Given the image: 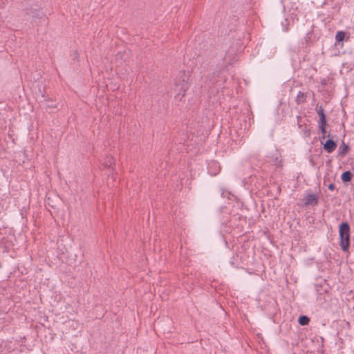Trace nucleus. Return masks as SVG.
I'll return each instance as SVG.
<instances>
[{
	"instance_id": "17",
	"label": "nucleus",
	"mask_w": 354,
	"mask_h": 354,
	"mask_svg": "<svg viewBox=\"0 0 354 354\" xmlns=\"http://www.w3.org/2000/svg\"><path fill=\"white\" fill-rule=\"evenodd\" d=\"M287 30H288V28L286 27L284 28V31H287Z\"/></svg>"
},
{
	"instance_id": "11",
	"label": "nucleus",
	"mask_w": 354,
	"mask_h": 354,
	"mask_svg": "<svg viewBox=\"0 0 354 354\" xmlns=\"http://www.w3.org/2000/svg\"><path fill=\"white\" fill-rule=\"evenodd\" d=\"M348 145H346L344 142H342L339 147L338 152L339 155L344 156L348 152Z\"/></svg>"
},
{
	"instance_id": "8",
	"label": "nucleus",
	"mask_w": 354,
	"mask_h": 354,
	"mask_svg": "<svg viewBox=\"0 0 354 354\" xmlns=\"http://www.w3.org/2000/svg\"><path fill=\"white\" fill-rule=\"evenodd\" d=\"M326 124H327L326 121H325L324 122H319V128L321 132L323 134V136L320 138L321 140L326 138Z\"/></svg>"
},
{
	"instance_id": "16",
	"label": "nucleus",
	"mask_w": 354,
	"mask_h": 354,
	"mask_svg": "<svg viewBox=\"0 0 354 354\" xmlns=\"http://www.w3.org/2000/svg\"><path fill=\"white\" fill-rule=\"evenodd\" d=\"M212 166H217V164H216V162H212Z\"/></svg>"
},
{
	"instance_id": "14",
	"label": "nucleus",
	"mask_w": 354,
	"mask_h": 354,
	"mask_svg": "<svg viewBox=\"0 0 354 354\" xmlns=\"http://www.w3.org/2000/svg\"><path fill=\"white\" fill-rule=\"evenodd\" d=\"M328 188L330 190H332V191L334 190L335 189V185H334V183L329 184L328 186Z\"/></svg>"
},
{
	"instance_id": "10",
	"label": "nucleus",
	"mask_w": 354,
	"mask_h": 354,
	"mask_svg": "<svg viewBox=\"0 0 354 354\" xmlns=\"http://www.w3.org/2000/svg\"><path fill=\"white\" fill-rule=\"evenodd\" d=\"M345 35H346L345 32L343 31H338L336 33V35H335L336 44L339 45V43L342 42L344 39Z\"/></svg>"
},
{
	"instance_id": "1",
	"label": "nucleus",
	"mask_w": 354,
	"mask_h": 354,
	"mask_svg": "<svg viewBox=\"0 0 354 354\" xmlns=\"http://www.w3.org/2000/svg\"><path fill=\"white\" fill-rule=\"evenodd\" d=\"M339 245L343 252H348L350 246V226L346 222L339 227Z\"/></svg>"
},
{
	"instance_id": "6",
	"label": "nucleus",
	"mask_w": 354,
	"mask_h": 354,
	"mask_svg": "<svg viewBox=\"0 0 354 354\" xmlns=\"http://www.w3.org/2000/svg\"><path fill=\"white\" fill-rule=\"evenodd\" d=\"M316 111L319 117V122H325L326 121V115L324 113V111L322 106H317Z\"/></svg>"
},
{
	"instance_id": "9",
	"label": "nucleus",
	"mask_w": 354,
	"mask_h": 354,
	"mask_svg": "<svg viewBox=\"0 0 354 354\" xmlns=\"http://www.w3.org/2000/svg\"><path fill=\"white\" fill-rule=\"evenodd\" d=\"M352 174L350 171H346L342 173L341 179L344 183L349 182L352 178Z\"/></svg>"
},
{
	"instance_id": "7",
	"label": "nucleus",
	"mask_w": 354,
	"mask_h": 354,
	"mask_svg": "<svg viewBox=\"0 0 354 354\" xmlns=\"http://www.w3.org/2000/svg\"><path fill=\"white\" fill-rule=\"evenodd\" d=\"M306 95L304 92L299 91L296 96V99H295L297 104H300L306 101Z\"/></svg>"
},
{
	"instance_id": "5",
	"label": "nucleus",
	"mask_w": 354,
	"mask_h": 354,
	"mask_svg": "<svg viewBox=\"0 0 354 354\" xmlns=\"http://www.w3.org/2000/svg\"><path fill=\"white\" fill-rule=\"evenodd\" d=\"M281 160L277 154H273L272 156L268 157V162L276 166H281Z\"/></svg>"
},
{
	"instance_id": "15",
	"label": "nucleus",
	"mask_w": 354,
	"mask_h": 354,
	"mask_svg": "<svg viewBox=\"0 0 354 354\" xmlns=\"http://www.w3.org/2000/svg\"><path fill=\"white\" fill-rule=\"evenodd\" d=\"M284 23L286 24V25H287L288 24V20L287 19L284 20V22L282 23L283 26H284Z\"/></svg>"
},
{
	"instance_id": "3",
	"label": "nucleus",
	"mask_w": 354,
	"mask_h": 354,
	"mask_svg": "<svg viewBox=\"0 0 354 354\" xmlns=\"http://www.w3.org/2000/svg\"><path fill=\"white\" fill-rule=\"evenodd\" d=\"M318 203V198L315 194H309L305 197V205H315Z\"/></svg>"
},
{
	"instance_id": "4",
	"label": "nucleus",
	"mask_w": 354,
	"mask_h": 354,
	"mask_svg": "<svg viewBox=\"0 0 354 354\" xmlns=\"http://www.w3.org/2000/svg\"><path fill=\"white\" fill-rule=\"evenodd\" d=\"M337 147V144L331 139H328L324 144V149L328 153H332Z\"/></svg>"
},
{
	"instance_id": "12",
	"label": "nucleus",
	"mask_w": 354,
	"mask_h": 354,
	"mask_svg": "<svg viewBox=\"0 0 354 354\" xmlns=\"http://www.w3.org/2000/svg\"><path fill=\"white\" fill-rule=\"evenodd\" d=\"M298 322L300 325L306 326L308 324L310 319L307 316L301 315L299 317Z\"/></svg>"
},
{
	"instance_id": "13",
	"label": "nucleus",
	"mask_w": 354,
	"mask_h": 354,
	"mask_svg": "<svg viewBox=\"0 0 354 354\" xmlns=\"http://www.w3.org/2000/svg\"><path fill=\"white\" fill-rule=\"evenodd\" d=\"M114 162V159L112 157H106L104 160V165L106 167H110Z\"/></svg>"
},
{
	"instance_id": "2",
	"label": "nucleus",
	"mask_w": 354,
	"mask_h": 354,
	"mask_svg": "<svg viewBox=\"0 0 354 354\" xmlns=\"http://www.w3.org/2000/svg\"><path fill=\"white\" fill-rule=\"evenodd\" d=\"M188 88L187 80L183 78L182 80L176 81L174 91L176 93L175 100L181 101L185 96V91Z\"/></svg>"
}]
</instances>
